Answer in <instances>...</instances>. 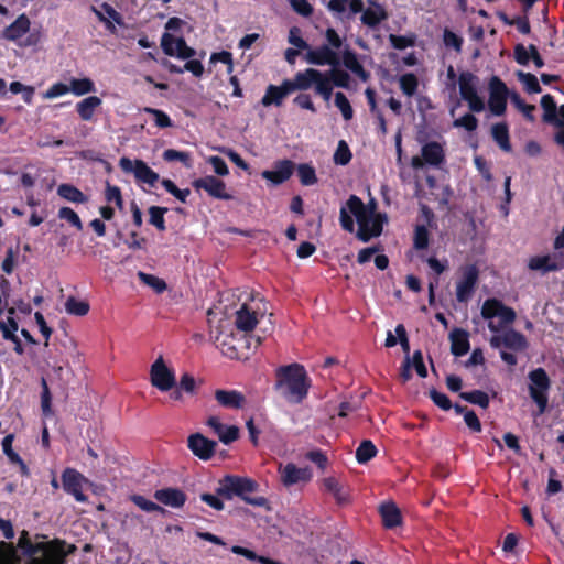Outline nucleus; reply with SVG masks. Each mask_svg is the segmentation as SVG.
I'll return each instance as SVG.
<instances>
[{
  "instance_id": "obj_1",
  "label": "nucleus",
  "mask_w": 564,
  "mask_h": 564,
  "mask_svg": "<svg viewBox=\"0 0 564 564\" xmlns=\"http://www.w3.org/2000/svg\"><path fill=\"white\" fill-rule=\"evenodd\" d=\"M354 217L358 224L357 237L364 242L380 236L382 226L387 223L384 214L376 213L375 205H365L356 195H351L340 208V225L348 232L355 230Z\"/></svg>"
},
{
  "instance_id": "obj_2",
  "label": "nucleus",
  "mask_w": 564,
  "mask_h": 564,
  "mask_svg": "<svg viewBox=\"0 0 564 564\" xmlns=\"http://www.w3.org/2000/svg\"><path fill=\"white\" fill-rule=\"evenodd\" d=\"M275 377L274 388L289 403L299 404L307 397L311 379L302 365L281 366L275 370Z\"/></svg>"
},
{
  "instance_id": "obj_3",
  "label": "nucleus",
  "mask_w": 564,
  "mask_h": 564,
  "mask_svg": "<svg viewBox=\"0 0 564 564\" xmlns=\"http://www.w3.org/2000/svg\"><path fill=\"white\" fill-rule=\"evenodd\" d=\"M18 547L28 557L25 564H65L64 543L58 540L34 543L29 533L22 531Z\"/></svg>"
},
{
  "instance_id": "obj_4",
  "label": "nucleus",
  "mask_w": 564,
  "mask_h": 564,
  "mask_svg": "<svg viewBox=\"0 0 564 564\" xmlns=\"http://www.w3.org/2000/svg\"><path fill=\"white\" fill-rule=\"evenodd\" d=\"M327 44L312 48L305 52L304 58L311 65L336 67L340 64L338 50L343 46V39L335 29L328 28L325 31Z\"/></svg>"
},
{
  "instance_id": "obj_5",
  "label": "nucleus",
  "mask_w": 564,
  "mask_h": 564,
  "mask_svg": "<svg viewBox=\"0 0 564 564\" xmlns=\"http://www.w3.org/2000/svg\"><path fill=\"white\" fill-rule=\"evenodd\" d=\"M256 484L249 479L237 476H226L218 484L216 492L225 499H232V497H241L245 501L253 506H263L264 498H248L246 495L254 491Z\"/></svg>"
},
{
  "instance_id": "obj_6",
  "label": "nucleus",
  "mask_w": 564,
  "mask_h": 564,
  "mask_svg": "<svg viewBox=\"0 0 564 564\" xmlns=\"http://www.w3.org/2000/svg\"><path fill=\"white\" fill-rule=\"evenodd\" d=\"M481 316L489 321L488 328L492 333H498L502 327L514 322L516 312L497 299H488L481 306Z\"/></svg>"
},
{
  "instance_id": "obj_7",
  "label": "nucleus",
  "mask_w": 564,
  "mask_h": 564,
  "mask_svg": "<svg viewBox=\"0 0 564 564\" xmlns=\"http://www.w3.org/2000/svg\"><path fill=\"white\" fill-rule=\"evenodd\" d=\"M528 378L530 397L538 406V415H541L547 409L551 380L543 368L530 371Z\"/></svg>"
},
{
  "instance_id": "obj_8",
  "label": "nucleus",
  "mask_w": 564,
  "mask_h": 564,
  "mask_svg": "<svg viewBox=\"0 0 564 564\" xmlns=\"http://www.w3.org/2000/svg\"><path fill=\"white\" fill-rule=\"evenodd\" d=\"M459 94L468 104L470 111L481 112L485 110V100L478 95V77L469 72H463L458 77Z\"/></svg>"
},
{
  "instance_id": "obj_9",
  "label": "nucleus",
  "mask_w": 564,
  "mask_h": 564,
  "mask_svg": "<svg viewBox=\"0 0 564 564\" xmlns=\"http://www.w3.org/2000/svg\"><path fill=\"white\" fill-rule=\"evenodd\" d=\"M151 384L162 392L172 390L176 386L175 372L167 367L163 357L159 356L150 369Z\"/></svg>"
},
{
  "instance_id": "obj_10",
  "label": "nucleus",
  "mask_w": 564,
  "mask_h": 564,
  "mask_svg": "<svg viewBox=\"0 0 564 564\" xmlns=\"http://www.w3.org/2000/svg\"><path fill=\"white\" fill-rule=\"evenodd\" d=\"M89 484V480L76 469L66 468L62 474L63 489L78 502L87 501V496L83 490Z\"/></svg>"
},
{
  "instance_id": "obj_11",
  "label": "nucleus",
  "mask_w": 564,
  "mask_h": 564,
  "mask_svg": "<svg viewBox=\"0 0 564 564\" xmlns=\"http://www.w3.org/2000/svg\"><path fill=\"white\" fill-rule=\"evenodd\" d=\"M119 166L127 173H133L134 177L139 182L150 186H154L160 178L159 174L141 160L133 161L128 158H121L119 161Z\"/></svg>"
},
{
  "instance_id": "obj_12",
  "label": "nucleus",
  "mask_w": 564,
  "mask_h": 564,
  "mask_svg": "<svg viewBox=\"0 0 564 564\" xmlns=\"http://www.w3.org/2000/svg\"><path fill=\"white\" fill-rule=\"evenodd\" d=\"M509 96L506 84L497 76L491 77L489 82L488 106L495 116H501L507 108V98Z\"/></svg>"
},
{
  "instance_id": "obj_13",
  "label": "nucleus",
  "mask_w": 564,
  "mask_h": 564,
  "mask_svg": "<svg viewBox=\"0 0 564 564\" xmlns=\"http://www.w3.org/2000/svg\"><path fill=\"white\" fill-rule=\"evenodd\" d=\"M280 480L285 487H291L299 484L308 482L312 477V470L310 467H297L293 463L286 465L280 464L279 466Z\"/></svg>"
},
{
  "instance_id": "obj_14",
  "label": "nucleus",
  "mask_w": 564,
  "mask_h": 564,
  "mask_svg": "<svg viewBox=\"0 0 564 564\" xmlns=\"http://www.w3.org/2000/svg\"><path fill=\"white\" fill-rule=\"evenodd\" d=\"M490 346L497 349H510L513 351H522L527 348L528 343L525 337L514 330L508 329L501 334H496L490 338Z\"/></svg>"
},
{
  "instance_id": "obj_15",
  "label": "nucleus",
  "mask_w": 564,
  "mask_h": 564,
  "mask_svg": "<svg viewBox=\"0 0 564 564\" xmlns=\"http://www.w3.org/2000/svg\"><path fill=\"white\" fill-rule=\"evenodd\" d=\"M478 280V270L469 264L462 269V276L456 284V299L458 302H467L475 290Z\"/></svg>"
},
{
  "instance_id": "obj_16",
  "label": "nucleus",
  "mask_w": 564,
  "mask_h": 564,
  "mask_svg": "<svg viewBox=\"0 0 564 564\" xmlns=\"http://www.w3.org/2000/svg\"><path fill=\"white\" fill-rule=\"evenodd\" d=\"M161 46L166 55L182 59L192 58L196 53L194 48L187 46L183 37H175L167 32L161 37Z\"/></svg>"
},
{
  "instance_id": "obj_17",
  "label": "nucleus",
  "mask_w": 564,
  "mask_h": 564,
  "mask_svg": "<svg viewBox=\"0 0 564 564\" xmlns=\"http://www.w3.org/2000/svg\"><path fill=\"white\" fill-rule=\"evenodd\" d=\"M422 156H413L411 165L414 169H422L424 164L438 166L444 161L443 147L437 142H427L422 147Z\"/></svg>"
},
{
  "instance_id": "obj_18",
  "label": "nucleus",
  "mask_w": 564,
  "mask_h": 564,
  "mask_svg": "<svg viewBox=\"0 0 564 564\" xmlns=\"http://www.w3.org/2000/svg\"><path fill=\"white\" fill-rule=\"evenodd\" d=\"M193 187L196 191L203 189L209 196L217 198V199L228 200V199L232 198V196L227 192L225 182H223L221 180H219L213 175H207V176L195 180L193 182Z\"/></svg>"
},
{
  "instance_id": "obj_19",
  "label": "nucleus",
  "mask_w": 564,
  "mask_h": 564,
  "mask_svg": "<svg viewBox=\"0 0 564 564\" xmlns=\"http://www.w3.org/2000/svg\"><path fill=\"white\" fill-rule=\"evenodd\" d=\"M187 446L195 456L203 460H207L214 455L217 443L205 437L200 433H195L189 435Z\"/></svg>"
},
{
  "instance_id": "obj_20",
  "label": "nucleus",
  "mask_w": 564,
  "mask_h": 564,
  "mask_svg": "<svg viewBox=\"0 0 564 564\" xmlns=\"http://www.w3.org/2000/svg\"><path fill=\"white\" fill-rule=\"evenodd\" d=\"M30 19L24 13L20 14L10 25L3 29L1 37L18 43L30 31Z\"/></svg>"
},
{
  "instance_id": "obj_21",
  "label": "nucleus",
  "mask_w": 564,
  "mask_h": 564,
  "mask_svg": "<svg viewBox=\"0 0 564 564\" xmlns=\"http://www.w3.org/2000/svg\"><path fill=\"white\" fill-rule=\"evenodd\" d=\"M294 164L290 160L279 161L273 170H265L261 173L262 177L270 181L273 185H279L288 181L293 174Z\"/></svg>"
},
{
  "instance_id": "obj_22",
  "label": "nucleus",
  "mask_w": 564,
  "mask_h": 564,
  "mask_svg": "<svg viewBox=\"0 0 564 564\" xmlns=\"http://www.w3.org/2000/svg\"><path fill=\"white\" fill-rule=\"evenodd\" d=\"M214 433L219 437L224 444H229L236 441L239 436V429L235 425H224L218 416L212 415L206 421Z\"/></svg>"
},
{
  "instance_id": "obj_23",
  "label": "nucleus",
  "mask_w": 564,
  "mask_h": 564,
  "mask_svg": "<svg viewBox=\"0 0 564 564\" xmlns=\"http://www.w3.org/2000/svg\"><path fill=\"white\" fill-rule=\"evenodd\" d=\"M215 399L225 409L238 410L246 403L245 395L237 390L218 389L215 391Z\"/></svg>"
},
{
  "instance_id": "obj_24",
  "label": "nucleus",
  "mask_w": 564,
  "mask_h": 564,
  "mask_svg": "<svg viewBox=\"0 0 564 564\" xmlns=\"http://www.w3.org/2000/svg\"><path fill=\"white\" fill-rule=\"evenodd\" d=\"M154 498L161 503L172 507L180 508L185 503L186 496L183 491L175 488H165L156 490Z\"/></svg>"
},
{
  "instance_id": "obj_25",
  "label": "nucleus",
  "mask_w": 564,
  "mask_h": 564,
  "mask_svg": "<svg viewBox=\"0 0 564 564\" xmlns=\"http://www.w3.org/2000/svg\"><path fill=\"white\" fill-rule=\"evenodd\" d=\"M258 324V315L251 311L246 304L241 305L236 312L235 325L240 332H251Z\"/></svg>"
},
{
  "instance_id": "obj_26",
  "label": "nucleus",
  "mask_w": 564,
  "mask_h": 564,
  "mask_svg": "<svg viewBox=\"0 0 564 564\" xmlns=\"http://www.w3.org/2000/svg\"><path fill=\"white\" fill-rule=\"evenodd\" d=\"M324 72H321L316 68H306L302 72L295 74L294 78L296 80V85L299 90H307L311 87L318 85V83L324 78Z\"/></svg>"
},
{
  "instance_id": "obj_27",
  "label": "nucleus",
  "mask_w": 564,
  "mask_h": 564,
  "mask_svg": "<svg viewBox=\"0 0 564 564\" xmlns=\"http://www.w3.org/2000/svg\"><path fill=\"white\" fill-rule=\"evenodd\" d=\"M361 12L362 14L360 20L365 25L369 28L378 26L382 21H384L388 18L384 8L377 2H371V6L366 10L362 9Z\"/></svg>"
},
{
  "instance_id": "obj_28",
  "label": "nucleus",
  "mask_w": 564,
  "mask_h": 564,
  "mask_svg": "<svg viewBox=\"0 0 564 564\" xmlns=\"http://www.w3.org/2000/svg\"><path fill=\"white\" fill-rule=\"evenodd\" d=\"M452 354L460 357L469 350L468 333L462 328H454L449 334Z\"/></svg>"
},
{
  "instance_id": "obj_29",
  "label": "nucleus",
  "mask_w": 564,
  "mask_h": 564,
  "mask_svg": "<svg viewBox=\"0 0 564 564\" xmlns=\"http://www.w3.org/2000/svg\"><path fill=\"white\" fill-rule=\"evenodd\" d=\"M340 61L348 70H350L361 80L366 82L369 78V74L365 70L364 66L358 61L356 53L352 51L345 50L341 54Z\"/></svg>"
},
{
  "instance_id": "obj_30",
  "label": "nucleus",
  "mask_w": 564,
  "mask_h": 564,
  "mask_svg": "<svg viewBox=\"0 0 564 564\" xmlns=\"http://www.w3.org/2000/svg\"><path fill=\"white\" fill-rule=\"evenodd\" d=\"M327 8L336 14H343L347 9L350 13L356 14L362 11L364 3L361 0H329Z\"/></svg>"
},
{
  "instance_id": "obj_31",
  "label": "nucleus",
  "mask_w": 564,
  "mask_h": 564,
  "mask_svg": "<svg viewBox=\"0 0 564 564\" xmlns=\"http://www.w3.org/2000/svg\"><path fill=\"white\" fill-rule=\"evenodd\" d=\"M101 105V99L97 96H89L76 105L79 117L85 121H90L95 110Z\"/></svg>"
},
{
  "instance_id": "obj_32",
  "label": "nucleus",
  "mask_w": 564,
  "mask_h": 564,
  "mask_svg": "<svg viewBox=\"0 0 564 564\" xmlns=\"http://www.w3.org/2000/svg\"><path fill=\"white\" fill-rule=\"evenodd\" d=\"M57 194L70 203L84 204L88 200L86 195L70 184H61L57 187Z\"/></svg>"
},
{
  "instance_id": "obj_33",
  "label": "nucleus",
  "mask_w": 564,
  "mask_h": 564,
  "mask_svg": "<svg viewBox=\"0 0 564 564\" xmlns=\"http://www.w3.org/2000/svg\"><path fill=\"white\" fill-rule=\"evenodd\" d=\"M324 75L334 87L349 88L350 75L346 70L339 69L338 66L324 72Z\"/></svg>"
},
{
  "instance_id": "obj_34",
  "label": "nucleus",
  "mask_w": 564,
  "mask_h": 564,
  "mask_svg": "<svg viewBox=\"0 0 564 564\" xmlns=\"http://www.w3.org/2000/svg\"><path fill=\"white\" fill-rule=\"evenodd\" d=\"M383 523L387 528H394L400 524L401 516L399 509L393 503H384L380 508Z\"/></svg>"
},
{
  "instance_id": "obj_35",
  "label": "nucleus",
  "mask_w": 564,
  "mask_h": 564,
  "mask_svg": "<svg viewBox=\"0 0 564 564\" xmlns=\"http://www.w3.org/2000/svg\"><path fill=\"white\" fill-rule=\"evenodd\" d=\"M491 134L501 150L506 152L511 150V144L509 142V131L506 123L494 124L491 128Z\"/></svg>"
},
{
  "instance_id": "obj_36",
  "label": "nucleus",
  "mask_w": 564,
  "mask_h": 564,
  "mask_svg": "<svg viewBox=\"0 0 564 564\" xmlns=\"http://www.w3.org/2000/svg\"><path fill=\"white\" fill-rule=\"evenodd\" d=\"M68 87L69 91L76 96H83L85 94L96 91L95 84L89 78H72Z\"/></svg>"
},
{
  "instance_id": "obj_37",
  "label": "nucleus",
  "mask_w": 564,
  "mask_h": 564,
  "mask_svg": "<svg viewBox=\"0 0 564 564\" xmlns=\"http://www.w3.org/2000/svg\"><path fill=\"white\" fill-rule=\"evenodd\" d=\"M324 488L330 492L338 502H345L347 500V492L344 486L334 477L325 478Z\"/></svg>"
},
{
  "instance_id": "obj_38",
  "label": "nucleus",
  "mask_w": 564,
  "mask_h": 564,
  "mask_svg": "<svg viewBox=\"0 0 564 564\" xmlns=\"http://www.w3.org/2000/svg\"><path fill=\"white\" fill-rule=\"evenodd\" d=\"M399 86L406 97H412L417 90L419 80L414 74L406 73L399 77Z\"/></svg>"
},
{
  "instance_id": "obj_39",
  "label": "nucleus",
  "mask_w": 564,
  "mask_h": 564,
  "mask_svg": "<svg viewBox=\"0 0 564 564\" xmlns=\"http://www.w3.org/2000/svg\"><path fill=\"white\" fill-rule=\"evenodd\" d=\"M377 454V448L373 443L369 440H365L360 443L356 449V459L359 464H366Z\"/></svg>"
},
{
  "instance_id": "obj_40",
  "label": "nucleus",
  "mask_w": 564,
  "mask_h": 564,
  "mask_svg": "<svg viewBox=\"0 0 564 564\" xmlns=\"http://www.w3.org/2000/svg\"><path fill=\"white\" fill-rule=\"evenodd\" d=\"M529 268L533 271H555L557 270L556 263L550 256L533 257L529 261Z\"/></svg>"
},
{
  "instance_id": "obj_41",
  "label": "nucleus",
  "mask_w": 564,
  "mask_h": 564,
  "mask_svg": "<svg viewBox=\"0 0 564 564\" xmlns=\"http://www.w3.org/2000/svg\"><path fill=\"white\" fill-rule=\"evenodd\" d=\"M284 98L285 97L281 93V89L278 88V86L269 85L267 87L265 94L263 95V97L261 99V104L264 107H269L271 105L281 106Z\"/></svg>"
},
{
  "instance_id": "obj_42",
  "label": "nucleus",
  "mask_w": 564,
  "mask_h": 564,
  "mask_svg": "<svg viewBox=\"0 0 564 564\" xmlns=\"http://www.w3.org/2000/svg\"><path fill=\"white\" fill-rule=\"evenodd\" d=\"M20 562L15 547L12 544L0 543V564H18Z\"/></svg>"
},
{
  "instance_id": "obj_43",
  "label": "nucleus",
  "mask_w": 564,
  "mask_h": 564,
  "mask_svg": "<svg viewBox=\"0 0 564 564\" xmlns=\"http://www.w3.org/2000/svg\"><path fill=\"white\" fill-rule=\"evenodd\" d=\"M460 398L469 403L477 404V405L481 406L482 409H487L489 405L488 394L480 390H474L470 392H462Z\"/></svg>"
},
{
  "instance_id": "obj_44",
  "label": "nucleus",
  "mask_w": 564,
  "mask_h": 564,
  "mask_svg": "<svg viewBox=\"0 0 564 564\" xmlns=\"http://www.w3.org/2000/svg\"><path fill=\"white\" fill-rule=\"evenodd\" d=\"M297 175L304 186H311L317 183L315 169L310 164H300L297 166Z\"/></svg>"
},
{
  "instance_id": "obj_45",
  "label": "nucleus",
  "mask_w": 564,
  "mask_h": 564,
  "mask_svg": "<svg viewBox=\"0 0 564 564\" xmlns=\"http://www.w3.org/2000/svg\"><path fill=\"white\" fill-rule=\"evenodd\" d=\"M517 77L522 83L528 93L538 94L541 91L538 78L533 74L519 70L517 72Z\"/></svg>"
},
{
  "instance_id": "obj_46",
  "label": "nucleus",
  "mask_w": 564,
  "mask_h": 564,
  "mask_svg": "<svg viewBox=\"0 0 564 564\" xmlns=\"http://www.w3.org/2000/svg\"><path fill=\"white\" fill-rule=\"evenodd\" d=\"M65 310L68 314L84 316L88 313L89 305L87 302L78 301L75 297H69L65 302Z\"/></svg>"
},
{
  "instance_id": "obj_47",
  "label": "nucleus",
  "mask_w": 564,
  "mask_h": 564,
  "mask_svg": "<svg viewBox=\"0 0 564 564\" xmlns=\"http://www.w3.org/2000/svg\"><path fill=\"white\" fill-rule=\"evenodd\" d=\"M138 278L142 283L153 289L156 293H162L163 291L166 290V283L164 282V280L155 275L140 271L138 272Z\"/></svg>"
},
{
  "instance_id": "obj_48",
  "label": "nucleus",
  "mask_w": 564,
  "mask_h": 564,
  "mask_svg": "<svg viewBox=\"0 0 564 564\" xmlns=\"http://www.w3.org/2000/svg\"><path fill=\"white\" fill-rule=\"evenodd\" d=\"M351 152L346 141L340 140L334 153V162L337 165H347L351 160Z\"/></svg>"
},
{
  "instance_id": "obj_49",
  "label": "nucleus",
  "mask_w": 564,
  "mask_h": 564,
  "mask_svg": "<svg viewBox=\"0 0 564 564\" xmlns=\"http://www.w3.org/2000/svg\"><path fill=\"white\" fill-rule=\"evenodd\" d=\"M335 106L341 112V116L345 120H350L354 117V110L350 106L349 100L345 96V94L338 91L335 94Z\"/></svg>"
},
{
  "instance_id": "obj_50",
  "label": "nucleus",
  "mask_w": 564,
  "mask_h": 564,
  "mask_svg": "<svg viewBox=\"0 0 564 564\" xmlns=\"http://www.w3.org/2000/svg\"><path fill=\"white\" fill-rule=\"evenodd\" d=\"M144 112L153 116L155 126L159 128H170L173 126L170 117L164 111H162L160 109L147 107V108H144Z\"/></svg>"
},
{
  "instance_id": "obj_51",
  "label": "nucleus",
  "mask_w": 564,
  "mask_h": 564,
  "mask_svg": "<svg viewBox=\"0 0 564 564\" xmlns=\"http://www.w3.org/2000/svg\"><path fill=\"white\" fill-rule=\"evenodd\" d=\"M161 184L166 189V192H169L171 195H173L182 203L186 202L191 193L188 188L180 189L171 180L167 178L162 180Z\"/></svg>"
},
{
  "instance_id": "obj_52",
  "label": "nucleus",
  "mask_w": 564,
  "mask_h": 564,
  "mask_svg": "<svg viewBox=\"0 0 564 564\" xmlns=\"http://www.w3.org/2000/svg\"><path fill=\"white\" fill-rule=\"evenodd\" d=\"M162 156L167 162L180 161L186 167H191V158L187 152L177 151L174 149H167L163 152Z\"/></svg>"
},
{
  "instance_id": "obj_53",
  "label": "nucleus",
  "mask_w": 564,
  "mask_h": 564,
  "mask_svg": "<svg viewBox=\"0 0 564 564\" xmlns=\"http://www.w3.org/2000/svg\"><path fill=\"white\" fill-rule=\"evenodd\" d=\"M167 212L166 208L152 206L149 209L150 223L155 226L159 230L165 229L164 214Z\"/></svg>"
},
{
  "instance_id": "obj_54",
  "label": "nucleus",
  "mask_w": 564,
  "mask_h": 564,
  "mask_svg": "<svg viewBox=\"0 0 564 564\" xmlns=\"http://www.w3.org/2000/svg\"><path fill=\"white\" fill-rule=\"evenodd\" d=\"M443 42L446 47L454 48L457 53H460L463 46V39L456 33L448 29L444 30Z\"/></svg>"
},
{
  "instance_id": "obj_55",
  "label": "nucleus",
  "mask_w": 564,
  "mask_h": 564,
  "mask_svg": "<svg viewBox=\"0 0 564 564\" xmlns=\"http://www.w3.org/2000/svg\"><path fill=\"white\" fill-rule=\"evenodd\" d=\"M58 217L61 219L68 221L70 225H73L78 230L83 229V224H82L79 216L72 208H69V207L59 208Z\"/></svg>"
},
{
  "instance_id": "obj_56",
  "label": "nucleus",
  "mask_w": 564,
  "mask_h": 564,
  "mask_svg": "<svg viewBox=\"0 0 564 564\" xmlns=\"http://www.w3.org/2000/svg\"><path fill=\"white\" fill-rule=\"evenodd\" d=\"M541 106L544 109V120L545 121H554L555 120V111H556V105L551 95H544L541 98Z\"/></svg>"
},
{
  "instance_id": "obj_57",
  "label": "nucleus",
  "mask_w": 564,
  "mask_h": 564,
  "mask_svg": "<svg viewBox=\"0 0 564 564\" xmlns=\"http://www.w3.org/2000/svg\"><path fill=\"white\" fill-rule=\"evenodd\" d=\"M288 41L290 44H292L293 46H295V48L297 50H304V51H308L310 50V45L307 44V42L301 36V31L299 28H292L290 31H289V37H288Z\"/></svg>"
},
{
  "instance_id": "obj_58",
  "label": "nucleus",
  "mask_w": 564,
  "mask_h": 564,
  "mask_svg": "<svg viewBox=\"0 0 564 564\" xmlns=\"http://www.w3.org/2000/svg\"><path fill=\"white\" fill-rule=\"evenodd\" d=\"M453 126L455 128H464L467 131H474L478 127V120L477 118L471 113H466L463 117L456 119L453 122Z\"/></svg>"
},
{
  "instance_id": "obj_59",
  "label": "nucleus",
  "mask_w": 564,
  "mask_h": 564,
  "mask_svg": "<svg viewBox=\"0 0 564 564\" xmlns=\"http://www.w3.org/2000/svg\"><path fill=\"white\" fill-rule=\"evenodd\" d=\"M0 329L2 330L6 339L17 340V335L14 333L18 330V324L11 316L8 317L7 322L0 319Z\"/></svg>"
},
{
  "instance_id": "obj_60",
  "label": "nucleus",
  "mask_w": 564,
  "mask_h": 564,
  "mask_svg": "<svg viewBox=\"0 0 564 564\" xmlns=\"http://www.w3.org/2000/svg\"><path fill=\"white\" fill-rule=\"evenodd\" d=\"M131 500L143 511H147V512H153V511L163 512L164 511L163 508H161L159 505H156L155 502H153L151 500L145 499L143 496L133 495L131 497Z\"/></svg>"
},
{
  "instance_id": "obj_61",
  "label": "nucleus",
  "mask_w": 564,
  "mask_h": 564,
  "mask_svg": "<svg viewBox=\"0 0 564 564\" xmlns=\"http://www.w3.org/2000/svg\"><path fill=\"white\" fill-rule=\"evenodd\" d=\"M105 197L108 203H113L118 208H122L123 202L119 187L107 184Z\"/></svg>"
},
{
  "instance_id": "obj_62",
  "label": "nucleus",
  "mask_w": 564,
  "mask_h": 564,
  "mask_svg": "<svg viewBox=\"0 0 564 564\" xmlns=\"http://www.w3.org/2000/svg\"><path fill=\"white\" fill-rule=\"evenodd\" d=\"M390 44L395 50H404L406 47L414 45V37L413 36H404V35H389Z\"/></svg>"
},
{
  "instance_id": "obj_63",
  "label": "nucleus",
  "mask_w": 564,
  "mask_h": 564,
  "mask_svg": "<svg viewBox=\"0 0 564 564\" xmlns=\"http://www.w3.org/2000/svg\"><path fill=\"white\" fill-rule=\"evenodd\" d=\"M291 8L302 17H310L313 13V7L307 0H289Z\"/></svg>"
},
{
  "instance_id": "obj_64",
  "label": "nucleus",
  "mask_w": 564,
  "mask_h": 564,
  "mask_svg": "<svg viewBox=\"0 0 564 564\" xmlns=\"http://www.w3.org/2000/svg\"><path fill=\"white\" fill-rule=\"evenodd\" d=\"M429 245V231L425 226H416L414 232V247L419 250L425 249Z\"/></svg>"
}]
</instances>
